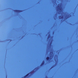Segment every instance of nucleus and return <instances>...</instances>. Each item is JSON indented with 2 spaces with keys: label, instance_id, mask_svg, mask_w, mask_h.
<instances>
[{
  "label": "nucleus",
  "instance_id": "nucleus-1",
  "mask_svg": "<svg viewBox=\"0 0 78 78\" xmlns=\"http://www.w3.org/2000/svg\"><path fill=\"white\" fill-rule=\"evenodd\" d=\"M14 12H22V10H14Z\"/></svg>",
  "mask_w": 78,
  "mask_h": 78
},
{
  "label": "nucleus",
  "instance_id": "nucleus-2",
  "mask_svg": "<svg viewBox=\"0 0 78 78\" xmlns=\"http://www.w3.org/2000/svg\"><path fill=\"white\" fill-rule=\"evenodd\" d=\"M30 73H28L24 77V78H27V76H28V75H29L30 74Z\"/></svg>",
  "mask_w": 78,
  "mask_h": 78
},
{
  "label": "nucleus",
  "instance_id": "nucleus-3",
  "mask_svg": "<svg viewBox=\"0 0 78 78\" xmlns=\"http://www.w3.org/2000/svg\"><path fill=\"white\" fill-rule=\"evenodd\" d=\"M44 61H43L42 62V63L41 64V66H43V65H44Z\"/></svg>",
  "mask_w": 78,
  "mask_h": 78
},
{
  "label": "nucleus",
  "instance_id": "nucleus-4",
  "mask_svg": "<svg viewBox=\"0 0 78 78\" xmlns=\"http://www.w3.org/2000/svg\"><path fill=\"white\" fill-rule=\"evenodd\" d=\"M58 18L59 19H62V17L61 16H58Z\"/></svg>",
  "mask_w": 78,
  "mask_h": 78
},
{
  "label": "nucleus",
  "instance_id": "nucleus-5",
  "mask_svg": "<svg viewBox=\"0 0 78 78\" xmlns=\"http://www.w3.org/2000/svg\"><path fill=\"white\" fill-rule=\"evenodd\" d=\"M49 59H50V57H47L46 58V60L47 61H49Z\"/></svg>",
  "mask_w": 78,
  "mask_h": 78
},
{
  "label": "nucleus",
  "instance_id": "nucleus-6",
  "mask_svg": "<svg viewBox=\"0 0 78 78\" xmlns=\"http://www.w3.org/2000/svg\"><path fill=\"white\" fill-rule=\"evenodd\" d=\"M35 72V71H34V70L32 71L31 72H30V73H32V74H33Z\"/></svg>",
  "mask_w": 78,
  "mask_h": 78
},
{
  "label": "nucleus",
  "instance_id": "nucleus-7",
  "mask_svg": "<svg viewBox=\"0 0 78 78\" xmlns=\"http://www.w3.org/2000/svg\"><path fill=\"white\" fill-rule=\"evenodd\" d=\"M58 9H60V10H61V8H60V6L59 5H58Z\"/></svg>",
  "mask_w": 78,
  "mask_h": 78
},
{
  "label": "nucleus",
  "instance_id": "nucleus-8",
  "mask_svg": "<svg viewBox=\"0 0 78 78\" xmlns=\"http://www.w3.org/2000/svg\"><path fill=\"white\" fill-rule=\"evenodd\" d=\"M55 67V65H54V66H53L51 68V69H52V68H53V67Z\"/></svg>",
  "mask_w": 78,
  "mask_h": 78
},
{
  "label": "nucleus",
  "instance_id": "nucleus-9",
  "mask_svg": "<svg viewBox=\"0 0 78 78\" xmlns=\"http://www.w3.org/2000/svg\"><path fill=\"white\" fill-rule=\"evenodd\" d=\"M50 59H51V58H50Z\"/></svg>",
  "mask_w": 78,
  "mask_h": 78
}]
</instances>
